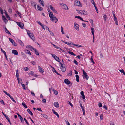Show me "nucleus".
<instances>
[{
	"instance_id": "obj_1",
	"label": "nucleus",
	"mask_w": 125,
	"mask_h": 125,
	"mask_svg": "<svg viewBox=\"0 0 125 125\" xmlns=\"http://www.w3.org/2000/svg\"><path fill=\"white\" fill-rule=\"evenodd\" d=\"M61 6L63 9H65L66 10H68V7L66 4L62 3L60 4Z\"/></svg>"
},
{
	"instance_id": "obj_2",
	"label": "nucleus",
	"mask_w": 125,
	"mask_h": 125,
	"mask_svg": "<svg viewBox=\"0 0 125 125\" xmlns=\"http://www.w3.org/2000/svg\"><path fill=\"white\" fill-rule=\"evenodd\" d=\"M9 40L11 42L13 45L15 46H17V44L15 43V42L13 39L10 38H9Z\"/></svg>"
},
{
	"instance_id": "obj_3",
	"label": "nucleus",
	"mask_w": 125,
	"mask_h": 125,
	"mask_svg": "<svg viewBox=\"0 0 125 125\" xmlns=\"http://www.w3.org/2000/svg\"><path fill=\"white\" fill-rule=\"evenodd\" d=\"M60 64L61 65L60 67V68L61 69V71L63 72H65L66 71V68L65 67L63 66V64L60 63Z\"/></svg>"
},
{
	"instance_id": "obj_4",
	"label": "nucleus",
	"mask_w": 125,
	"mask_h": 125,
	"mask_svg": "<svg viewBox=\"0 0 125 125\" xmlns=\"http://www.w3.org/2000/svg\"><path fill=\"white\" fill-rule=\"evenodd\" d=\"M52 56L57 61L59 62L60 60L59 58L56 56L54 54H51Z\"/></svg>"
},
{
	"instance_id": "obj_5",
	"label": "nucleus",
	"mask_w": 125,
	"mask_h": 125,
	"mask_svg": "<svg viewBox=\"0 0 125 125\" xmlns=\"http://www.w3.org/2000/svg\"><path fill=\"white\" fill-rule=\"evenodd\" d=\"M17 23L20 27L22 29L23 28L24 24L23 23L21 22H18Z\"/></svg>"
},
{
	"instance_id": "obj_6",
	"label": "nucleus",
	"mask_w": 125,
	"mask_h": 125,
	"mask_svg": "<svg viewBox=\"0 0 125 125\" xmlns=\"http://www.w3.org/2000/svg\"><path fill=\"white\" fill-rule=\"evenodd\" d=\"M50 8L53 12H54L56 13H57V11L55 10L54 8L53 7L52 5H50Z\"/></svg>"
},
{
	"instance_id": "obj_7",
	"label": "nucleus",
	"mask_w": 125,
	"mask_h": 125,
	"mask_svg": "<svg viewBox=\"0 0 125 125\" xmlns=\"http://www.w3.org/2000/svg\"><path fill=\"white\" fill-rule=\"evenodd\" d=\"M51 20H52L53 22H54L55 23L57 22L58 20V19L55 17H54Z\"/></svg>"
},
{
	"instance_id": "obj_8",
	"label": "nucleus",
	"mask_w": 125,
	"mask_h": 125,
	"mask_svg": "<svg viewBox=\"0 0 125 125\" xmlns=\"http://www.w3.org/2000/svg\"><path fill=\"white\" fill-rule=\"evenodd\" d=\"M65 83L67 85H69L70 83V82L68 79H66L64 80Z\"/></svg>"
},
{
	"instance_id": "obj_9",
	"label": "nucleus",
	"mask_w": 125,
	"mask_h": 125,
	"mask_svg": "<svg viewBox=\"0 0 125 125\" xmlns=\"http://www.w3.org/2000/svg\"><path fill=\"white\" fill-rule=\"evenodd\" d=\"M27 32L28 35L29 36H30V35L31 34V35L32 36V37H33L34 35L33 33H31L30 31L28 30H27Z\"/></svg>"
},
{
	"instance_id": "obj_10",
	"label": "nucleus",
	"mask_w": 125,
	"mask_h": 125,
	"mask_svg": "<svg viewBox=\"0 0 125 125\" xmlns=\"http://www.w3.org/2000/svg\"><path fill=\"white\" fill-rule=\"evenodd\" d=\"M12 53L15 55H17L18 54V52L17 51L15 50H13L12 51Z\"/></svg>"
},
{
	"instance_id": "obj_11",
	"label": "nucleus",
	"mask_w": 125,
	"mask_h": 125,
	"mask_svg": "<svg viewBox=\"0 0 125 125\" xmlns=\"http://www.w3.org/2000/svg\"><path fill=\"white\" fill-rule=\"evenodd\" d=\"M18 42L19 44L22 46H24V44L22 41L20 40H18Z\"/></svg>"
},
{
	"instance_id": "obj_12",
	"label": "nucleus",
	"mask_w": 125,
	"mask_h": 125,
	"mask_svg": "<svg viewBox=\"0 0 125 125\" xmlns=\"http://www.w3.org/2000/svg\"><path fill=\"white\" fill-rule=\"evenodd\" d=\"M75 4L77 6H81L80 2L79 1H76L75 2Z\"/></svg>"
},
{
	"instance_id": "obj_13",
	"label": "nucleus",
	"mask_w": 125,
	"mask_h": 125,
	"mask_svg": "<svg viewBox=\"0 0 125 125\" xmlns=\"http://www.w3.org/2000/svg\"><path fill=\"white\" fill-rule=\"evenodd\" d=\"M54 106L58 108L59 107V104L57 102H54Z\"/></svg>"
},
{
	"instance_id": "obj_14",
	"label": "nucleus",
	"mask_w": 125,
	"mask_h": 125,
	"mask_svg": "<svg viewBox=\"0 0 125 125\" xmlns=\"http://www.w3.org/2000/svg\"><path fill=\"white\" fill-rule=\"evenodd\" d=\"M49 16L51 18V19L54 17L53 15L52 12H50L49 14Z\"/></svg>"
},
{
	"instance_id": "obj_15",
	"label": "nucleus",
	"mask_w": 125,
	"mask_h": 125,
	"mask_svg": "<svg viewBox=\"0 0 125 125\" xmlns=\"http://www.w3.org/2000/svg\"><path fill=\"white\" fill-rule=\"evenodd\" d=\"M38 68L39 71L43 73L44 72L43 71V69L42 68H41L40 66H38Z\"/></svg>"
},
{
	"instance_id": "obj_16",
	"label": "nucleus",
	"mask_w": 125,
	"mask_h": 125,
	"mask_svg": "<svg viewBox=\"0 0 125 125\" xmlns=\"http://www.w3.org/2000/svg\"><path fill=\"white\" fill-rule=\"evenodd\" d=\"M80 94L82 96V98L83 99L85 98V96L84 95V93L83 91H82L81 92Z\"/></svg>"
},
{
	"instance_id": "obj_17",
	"label": "nucleus",
	"mask_w": 125,
	"mask_h": 125,
	"mask_svg": "<svg viewBox=\"0 0 125 125\" xmlns=\"http://www.w3.org/2000/svg\"><path fill=\"white\" fill-rule=\"evenodd\" d=\"M37 8L39 11H42L43 10V8L41 7H40L38 5L37 6Z\"/></svg>"
},
{
	"instance_id": "obj_18",
	"label": "nucleus",
	"mask_w": 125,
	"mask_h": 125,
	"mask_svg": "<svg viewBox=\"0 0 125 125\" xmlns=\"http://www.w3.org/2000/svg\"><path fill=\"white\" fill-rule=\"evenodd\" d=\"M91 30L92 31L91 32L92 34L93 35V36H94V28H91Z\"/></svg>"
},
{
	"instance_id": "obj_19",
	"label": "nucleus",
	"mask_w": 125,
	"mask_h": 125,
	"mask_svg": "<svg viewBox=\"0 0 125 125\" xmlns=\"http://www.w3.org/2000/svg\"><path fill=\"white\" fill-rule=\"evenodd\" d=\"M52 111L53 112V113L55 115H56V116H57V117L58 118H59V114H58L57 112H56L55 111V110H53V109H52Z\"/></svg>"
},
{
	"instance_id": "obj_20",
	"label": "nucleus",
	"mask_w": 125,
	"mask_h": 125,
	"mask_svg": "<svg viewBox=\"0 0 125 125\" xmlns=\"http://www.w3.org/2000/svg\"><path fill=\"white\" fill-rule=\"evenodd\" d=\"M5 32L7 33H8L10 35H11V33L9 32L8 30L7 29V28H6L5 26Z\"/></svg>"
},
{
	"instance_id": "obj_21",
	"label": "nucleus",
	"mask_w": 125,
	"mask_h": 125,
	"mask_svg": "<svg viewBox=\"0 0 125 125\" xmlns=\"http://www.w3.org/2000/svg\"><path fill=\"white\" fill-rule=\"evenodd\" d=\"M28 112L30 115L32 116L33 115V114L32 112H31L29 109H28L27 110Z\"/></svg>"
},
{
	"instance_id": "obj_22",
	"label": "nucleus",
	"mask_w": 125,
	"mask_h": 125,
	"mask_svg": "<svg viewBox=\"0 0 125 125\" xmlns=\"http://www.w3.org/2000/svg\"><path fill=\"white\" fill-rule=\"evenodd\" d=\"M53 45L55 48H56V49H60V50H61L62 51H63V50L62 49H61V48H60L56 46V45H54V44H52Z\"/></svg>"
},
{
	"instance_id": "obj_23",
	"label": "nucleus",
	"mask_w": 125,
	"mask_h": 125,
	"mask_svg": "<svg viewBox=\"0 0 125 125\" xmlns=\"http://www.w3.org/2000/svg\"><path fill=\"white\" fill-rule=\"evenodd\" d=\"M84 78H86V80H88L89 78V76L87 75V74L84 75H83Z\"/></svg>"
},
{
	"instance_id": "obj_24",
	"label": "nucleus",
	"mask_w": 125,
	"mask_h": 125,
	"mask_svg": "<svg viewBox=\"0 0 125 125\" xmlns=\"http://www.w3.org/2000/svg\"><path fill=\"white\" fill-rule=\"evenodd\" d=\"M39 0V3L41 4L42 6H44V5L43 4L44 2L43 0L41 1V0Z\"/></svg>"
},
{
	"instance_id": "obj_25",
	"label": "nucleus",
	"mask_w": 125,
	"mask_h": 125,
	"mask_svg": "<svg viewBox=\"0 0 125 125\" xmlns=\"http://www.w3.org/2000/svg\"><path fill=\"white\" fill-rule=\"evenodd\" d=\"M76 78V81L77 82L79 81V77L78 75H76L75 76Z\"/></svg>"
},
{
	"instance_id": "obj_26",
	"label": "nucleus",
	"mask_w": 125,
	"mask_h": 125,
	"mask_svg": "<svg viewBox=\"0 0 125 125\" xmlns=\"http://www.w3.org/2000/svg\"><path fill=\"white\" fill-rule=\"evenodd\" d=\"M34 51L35 52V53L37 55H39V54L37 50L36 49H34Z\"/></svg>"
},
{
	"instance_id": "obj_27",
	"label": "nucleus",
	"mask_w": 125,
	"mask_h": 125,
	"mask_svg": "<svg viewBox=\"0 0 125 125\" xmlns=\"http://www.w3.org/2000/svg\"><path fill=\"white\" fill-rule=\"evenodd\" d=\"M82 14L83 15H86L87 14V12L84 10H83L82 11Z\"/></svg>"
},
{
	"instance_id": "obj_28",
	"label": "nucleus",
	"mask_w": 125,
	"mask_h": 125,
	"mask_svg": "<svg viewBox=\"0 0 125 125\" xmlns=\"http://www.w3.org/2000/svg\"><path fill=\"white\" fill-rule=\"evenodd\" d=\"M19 118L20 119V120L22 122H24V120H23V118L21 116H20L19 117Z\"/></svg>"
},
{
	"instance_id": "obj_29",
	"label": "nucleus",
	"mask_w": 125,
	"mask_h": 125,
	"mask_svg": "<svg viewBox=\"0 0 125 125\" xmlns=\"http://www.w3.org/2000/svg\"><path fill=\"white\" fill-rule=\"evenodd\" d=\"M76 10L78 13L81 14H82V10Z\"/></svg>"
},
{
	"instance_id": "obj_30",
	"label": "nucleus",
	"mask_w": 125,
	"mask_h": 125,
	"mask_svg": "<svg viewBox=\"0 0 125 125\" xmlns=\"http://www.w3.org/2000/svg\"><path fill=\"white\" fill-rule=\"evenodd\" d=\"M75 18H78L79 19L81 20L82 21H83V18L80 16H75Z\"/></svg>"
},
{
	"instance_id": "obj_31",
	"label": "nucleus",
	"mask_w": 125,
	"mask_h": 125,
	"mask_svg": "<svg viewBox=\"0 0 125 125\" xmlns=\"http://www.w3.org/2000/svg\"><path fill=\"white\" fill-rule=\"evenodd\" d=\"M41 115L42 116H43L46 119H47V118L48 116L46 115L42 114H41Z\"/></svg>"
},
{
	"instance_id": "obj_32",
	"label": "nucleus",
	"mask_w": 125,
	"mask_h": 125,
	"mask_svg": "<svg viewBox=\"0 0 125 125\" xmlns=\"http://www.w3.org/2000/svg\"><path fill=\"white\" fill-rule=\"evenodd\" d=\"M68 53L69 54L73 56H76V54H74L71 51H69L68 52Z\"/></svg>"
},
{
	"instance_id": "obj_33",
	"label": "nucleus",
	"mask_w": 125,
	"mask_h": 125,
	"mask_svg": "<svg viewBox=\"0 0 125 125\" xmlns=\"http://www.w3.org/2000/svg\"><path fill=\"white\" fill-rule=\"evenodd\" d=\"M103 18L104 20L105 21H106V18H107V15L105 14L103 16Z\"/></svg>"
},
{
	"instance_id": "obj_34",
	"label": "nucleus",
	"mask_w": 125,
	"mask_h": 125,
	"mask_svg": "<svg viewBox=\"0 0 125 125\" xmlns=\"http://www.w3.org/2000/svg\"><path fill=\"white\" fill-rule=\"evenodd\" d=\"M21 85L23 89L25 90H26V88L25 87V85L24 84H22V83H21Z\"/></svg>"
},
{
	"instance_id": "obj_35",
	"label": "nucleus",
	"mask_w": 125,
	"mask_h": 125,
	"mask_svg": "<svg viewBox=\"0 0 125 125\" xmlns=\"http://www.w3.org/2000/svg\"><path fill=\"white\" fill-rule=\"evenodd\" d=\"M22 105L24 106V107L26 108H27V105L25 104V103L24 102H22Z\"/></svg>"
},
{
	"instance_id": "obj_36",
	"label": "nucleus",
	"mask_w": 125,
	"mask_h": 125,
	"mask_svg": "<svg viewBox=\"0 0 125 125\" xmlns=\"http://www.w3.org/2000/svg\"><path fill=\"white\" fill-rule=\"evenodd\" d=\"M72 44L74 46H78V47H82V46L81 45H77V44H73V43Z\"/></svg>"
},
{
	"instance_id": "obj_37",
	"label": "nucleus",
	"mask_w": 125,
	"mask_h": 125,
	"mask_svg": "<svg viewBox=\"0 0 125 125\" xmlns=\"http://www.w3.org/2000/svg\"><path fill=\"white\" fill-rule=\"evenodd\" d=\"M8 12L10 13H12V9L10 8H9Z\"/></svg>"
},
{
	"instance_id": "obj_38",
	"label": "nucleus",
	"mask_w": 125,
	"mask_h": 125,
	"mask_svg": "<svg viewBox=\"0 0 125 125\" xmlns=\"http://www.w3.org/2000/svg\"><path fill=\"white\" fill-rule=\"evenodd\" d=\"M53 70L55 73H56L58 75H59V74L55 70V69L53 67Z\"/></svg>"
},
{
	"instance_id": "obj_39",
	"label": "nucleus",
	"mask_w": 125,
	"mask_h": 125,
	"mask_svg": "<svg viewBox=\"0 0 125 125\" xmlns=\"http://www.w3.org/2000/svg\"><path fill=\"white\" fill-rule=\"evenodd\" d=\"M91 3L94 5V6H96L95 3L93 0H91Z\"/></svg>"
},
{
	"instance_id": "obj_40",
	"label": "nucleus",
	"mask_w": 125,
	"mask_h": 125,
	"mask_svg": "<svg viewBox=\"0 0 125 125\" xmlns=\"http://www.w3.org/2000/svg\"><path fill=\"white\" fill-rule=\"evenodd\" d=\"M61 32H62V33L63 34H64V32L63 31V28L62 27V26H61Z\"/></svg>"
},
{
	"instance_id": "obj_41",
	"label": "nucleus",
	"mask_w": 125,
	"mask_h": 125,
	"mask_svg": "<svg viewBox=\"0 0 125 125\" xmlns=\"http://www.w3.org/2000/svg\"><path fill=\"white\" fill-rule=\"evenodd\" d=\"M53 90L54 91V94L55 95H57L58 94V93L57 91L54 89Z\"/></svg>"
},
{
	"instance_id": "obj_42",
	"label": "nucleus",
	"mask_w": 125,
	"mask_h": 125,
	"mask_svg": "<svg viewBox=\"0 0 125 125\" xmlns=\"http://www.w3.org/2000/svg\"><path fill=\"white\" fill-rule=\"evenodd\" d=\"M2 17H4V18L3 20H4V22H5V23H6V22H7V21H8V20H7V19L5 18V16H3Z\"/></svg>"
},
{
	"instance_id": "obj_43",
	"label": "nucleus",
	"mask_w": 125,
	"mask_h": 125,
	"mask_svg": "<svg viewBox=\"0 0 125 125\" xmlns=\"http://www.w3.org/2000/svg\"><path fill=\"white\" fill-rule=\"evenodd\" d=\"M6 16L7 17V18H8V19L9 20H10V17L9 16L8 14H6Z\"/></svg>"
},
{
	"instance_id": "obj_44",
	"label": "nucleus",
	"mask_w": 125,
	"mask_h": 125,
	"mask_svg": "<svg viewBox=\"0 0 125 125\" xmlns=\"http://www.w3.org/2000/svg\"><path fill=\"white\" fill-rule=\"evenodd\" d=\"M16 13L17 14H18L19 16L20 17H21V13H20L19 12H18V11H17Z\"/></svg>"
},
{
	"instance_id": "obj_45",
	"label": "nucleus",
	"mask_w": 125,
	"mask_h": 125,
	"mask_svg": "<svg viewBox=\"0 0 125 125\" xmlns=\"http://www.w3.org/2000/svg\"><path fill=\"white\" fill-rule=\"evenodd\" d=\"M49 32L50 34L52 36H54V34L51 31H49Z\"/></svg>"
},
{
	"instance_id": "obj_46",
	"label": "nucleus",
	"mask_w": 125,
	"mask_h": 125,
	"mask_svg": "<svg viewBox=\"0 0 125 125\" xmlns=\"http://www.w3.org/2000/svg\"><path fill=\"white\" fill-rule=\"evenodd\" d=\"M92 56L91 57V62H92L93 64H94L95 62H94V61L93 58H92Z\"/></svg>"
},
{
	"instance_id": "obj_47",
	"label": "nucleus",
	"mask_w": 125,
	"mask_h": 125,
	"mask_svg": "<svg viewBox=\"0 0 125 125\" xmlns=\"http://www.w3.org/2000/svg\"><path fill=\"white\" fill-rule=\"evenodd\" d=\"M79 27V25H77L75 26V28L76 29V30H78V29Z\"/></svg>"
},
{
	"instance_id": "obj_48",
	"label": "nucleus",
	"mask_w": 125,
	"mask_h": 125,
	"mask_svg": "<svg viewBox=\"0 0 125 125\" xmlns=\"http://www.w3.org/2000/svg\"><path fill=\"white\" fill-rule=\"evenodd\" d=\"M98 106L100 107H101L102 106V104L101 103L99 102V103L98 104Z\"/></svg>"
},
{
	"instance_id": "obj_49",
	"label": "nucleus",
	"mask_w": 125,
	"mask_h": 125,
	"mask_svg": "<svg viewBox=\"0 0 125 125\" xmlns=\"http://www.w3.org/2000/svg\"><path fill=\"white\" fill-rule=\"evenodd\" d=\"M24 120L25 121V122L26 123V124L28 125H29V124L27 120L25 118H24Z\"/></svg>"
},
{
	"instance_id": "obj_50",
	"label": "nucleus",
	"mask_w": 125,
	"mask_h": 125,
	"mask_svg": "<svg viewBox=\"0 0 125 125\" xmlns=\"http://www.w3.org/2000/svg\"><path fill=\"white\" fill-rule=\"evenodd\" d=\"M74 62L76 65H78V63L77 61L75 60H74Z\"/></svg>"
},
{
	"instance_id": "obj_51",
	"label": "nucleus",
	"mask_w": 125,
	"mask_h": 125,
	"mask_svg": "<svg viewBox=\"0 0 125 125\" xmlns=\"http://www.w3.org/2000/svg\"><path fill=\"white\" fill-rule=\"evenodd\" d=\"M32 47L31 45H28L26 46V48H30V49Z\"/></svg>"
},
{
	"instance_id": "obj_52",
	"label": "nucleus",
	"mask_w": 125,
	"mask_h": 125,
	"mask_svg": "<svg viewBox=\"0 0 125 125\" xmlns=\"http://www.w3.org/2000/svg\"><path fill=\"white\" fill-rule=\"evenodd\" d=\"M34 74V72L33 71H31L29 73V74H31V75H33Z\"/></svg>"
},
{
	"instance_id": "obj_53",
	"label": "nucleus",
	"mask_w": 125,
	"mask_h": 125,
	"mask_svg": "<svg viewBox=\"0 0 125 125\" xmlns=\"http://www.w3.org/2000/svg\"><path fill=\"white\" fill-rule=\"evenodd\" d=\"M0 11L1 14L3 15V10L1 8L0 9Z\"/></svg>"
},
{
	"instance_id": "obj_54",
	"label": "nucleus",
	"mask_w": 125,
	"mask_h": 125,
	"mask_svg": "<svg viewBox=\"0 0 125 125\" xmlns=\"http://www.w3.org/2000/svg\"><path fill=\"white\" fill-rule=\"evenodd\" d=\"M42 101L44 103H46V100L45 99H44L42 100Z\"/></svg>"
},
{
	"instance_id": "obj_55",
	"label": "nucleus",
	"mask_w": 125,
	"mask_h": 125,
	"mask_svg": "<svg viewBox=\"0 0 125 125\" xmlns=\"http://www.w3.org/2000/svg\"><path fill=\"white\" fill-rule=\"evenodd\" d=\"M30 51L28 50H25V52L27 53H28Z\"/></svg>"
},
{
	"instance_id": "obj_56",
	"label": "nucleus",
	"mask_w": 125,
	"mask_h": 125,
	"mask_svg": "<svg viewBox=\"0 0 125 125\" xmlns=\"http://www.w3.org/2000/svg\"><path fill=\"white\" fill-rule=\"evenodd\" d=\"M83 73L84 75H85L87 74V73H86V72H85V71H84V70H83Z\"/></svg>"
},
{
	"instance_id": "obj_57",
	"label": "nucleus",
	"mask_w": 125,
	"mask_h": 125,
	"mask_svg": "<svg viewBox=\"0 0 125 125\" xmlns=\"http://www.w3.org/2000/svg\"><path fill=\"white\" fill-rule=\"evenodd\" d=\"M68 104L70 105L71 106V107H72L73 106V105L69 101L68 102Z\"/></svg>"
},
{
	"instance_id": "obj_58",
	"label": "nucleus",
	"mask_w": 125,
	"mask_h": 125,
	"mask_svg": "<svg viewBox=\"0 0 125 125\" xmlns=\"http://www.w3.org/2000/svg\"><path fill=\"white\" fill-rule=\"evenodd\" d=\"M45 29H46L47 30H48L49 31H50L49 30V28L47 26H45Z\"/></svg>"
},
{
	"instance_id": "obj_59",
	"label": "nucleus",
	"mask_w": 125,
	"mask_h": 125,
	"mask_svg": "<svg viewBox=\"0 0 125 125\" xmlns=\"http://www.w3.org/2000/svg\"><path fill=\"white\" fill-rule=\"evenodd\" d=\"M100 118L101 119V120L103 119V116L102 114H101L100 115Z\"/></svg>"
},
{
	"instance_id": "obj_60",
	"label": "nucleus",
	"mask_w": 125,
	"mask_h": 125,
	"mask_svg": "<svg viewBox=\"0 0 125 125\" xmlns=\"http://www.w3.org/2000/svg\"><path fill=\"white\" fill-rule=\"evenodd\" d=\"M94 7H95V10L97 11V13H98V9L97 8L96 6H94Z\"/></svg>"
},
{
	"instance_id": "obj_61",
	"label": "nucleus",
	"mask_w": 125,
	"mask_h": 125,
	"mask_svg": "<svg viewBox=\"0 0 125 125\" xmlns=\"http://www.w3.org/2000/svg\"><path fill=\"white\" fill-rule=\"evenodd\" d=\"M6 94L8 96H9V97H10L11 96L7 92Z\"/></svg>"
},
{
	"instance_id": "obj_62",
	"label": "nucleus",
	"mask_w": 125,
	"mask_h": 125,
	"mask_svg": "<svg viewBox=\"0 0 125 125\" xmlns=\"http://www.w3.org/2000/svg\"><path fill=\"white\" fill-rule=\"evenodd\" d=\"M6 94L8 96H9V97H10L11 96L7 92Z\"/></svg>"
},
{
	"instance_id": "obj_63",
	"label": "nucleus",
	"mask_w": 125,
	"mask_h": 125,
	"mask_svg": "<svg viewBox=\"0 0 125 125\" xmlns=\"http://www.w3.org/2000/svg\"><path fill=\"white\" fill-rule=\"evenodd\" d=\"M82 25H83V26L84 27H85L86 26V24H85L84 23H82Z\"/></svg>"
},
{
	"instance_id": "obj_64",
	"label": "nucleus",
	"mask_w": 125,
	"mask_h": 125,
	"mask_svg": "<svg viewBox=\"0 0 125 125\" xmlns=\"http://www.w3.org/2000/svg\"><path fill=\"white\" fill-rule=\"evenodd\" d=\"M65 121L66 122V124L67 125H71L68 121L65 120Z\"/></svg>"
}]
</instances>
